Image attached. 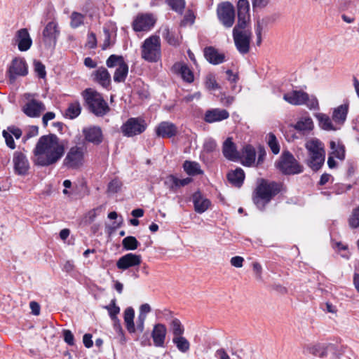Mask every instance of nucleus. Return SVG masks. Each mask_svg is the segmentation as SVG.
I'll use <instances>...</instances> for the list:
<instances>
[{
    "instance_id": "obj_6",
    "label": "nucleus",
    "mask_w": 359,
    "mask_h": 359,
    "mask_svg": "<svg viewBox=\"0 0 359 359\" xmlns=\"http://www.w3.org/2000/svg\"><path fill=\"white\" fill-rule=\"evenodd\" d=\"M276 167L284 175H291L302 173L303 166L296 160L289 151H284L278 161Z\"/></svg>"
},
{
    "instance_id": "obj_3",
    "label": "nucleus",
    "mask_w": 359,
    "mask_h": 359,
    "mask_svg": "<svg viewBox=\"0 0 359 359\" xmlns=\"http://www.w3.org/2000/svg\"><path fill=\"white\" fill-rule=\"evenodd\" d=\"M308 151L307 165L313 171L318 170L325 162V151L323 143L318 139H311L305 144Z\"/></svg>"
},
{
    "instance_id": "obj_26",
    "label": "nucleus",
    "mask_w": 359,
    "mask_h": 359,
    "mask_svg": "<svg viewBox=\"0 0 359 359\" xmlns=\"http://www.w3.org/2000/svg\"><path fill=\"white\" fill-rule=\"evenodd\" d=\"M159 32L161 33L163 38L169 45L175 47L180 45L182 37L179 34L174 31H171L168 26H162L160 28Z\"/></svg>"
},
{
    "instance_id": "obj_46",
    "label": "nucleus",
    "mask_w": 359,
    "mask_h": 359,
    "mask_svg": "<svg viewBox=\"0 0 359 359\" xmlns=\"http://www.w3.org/2000/svg\"><path fill=\"white\" fill-rule=\"evenodd\" d=\"M122 63H126L122 56L111 55L107 60V66L109 68L119 67Z\"/></svg>"
},
{
    "instance_id": "obj_29",
    "label": "nucleus",
    "mask_w": 359,
    "mask_h": 359,
    "mask_svg": "<svg viewBox=\"0 0 359 359\" xmlns=\"http://www.w3.org/2000/svg\"><path fill=\"white\" fill-rule=\"evenodd\" d=\"M192 181L190 177L184 179H179L173 175H170L166 177L165 184L170 191H176L179 188L189 184Z\"/></svg>"
},
{
    "instance_id": "obj_2",
    "label": "nucleus",
    "mask_w": 359,
    "mask_h": 359,
    "mask_svg": "<svg viewBox=\"0 0 359 359\" xmlns=\"http://www.w3.org/2000/svg\"><path fill=\"white\" fill-rule=\"evenodd\" d=\"M281 183L261 179L252 194V201L256 207L263 211L271 199L282 190Z\"/></svg>"
},
{
    "instance_id": "obj_9",
    "label": "nucleus",
    "mask_w": 359,
    "mask_h": 359,
    "mask_svg": "<svg viewBox=\"0 0 359 359\" xmlns=\"http://www.w3.org/2000/svg\"><path fill=\"white\" fill-rule=\"evenodd\" d=\"M84 162V151L81 147L74 146L69 149L64 161L63 165L69 169L76 170Z\"/></svg>"
},
{
    "instance_id": "obj_14",
    "label": "nucleus",
    "mask_w": 359,
    "mask_h": 359,
    "mask_svg": "<svg viewBox=\"0 0 359 359\" xmlns=\"http://www.w3.org/2000/svg\"><path fill=\"white\" fill-rule=\"evenodd\" d=\"M60 34V30L57 22L55 21L49 22L42 32L43 42L48 46H55Z\"/></svg>"
},
{
    "instance_id": "obj_48",
    "label": "nucleus",
    "mask_w": 359,
    "mask_h": 359,
    "mask_svg": "<svg viewBox=\"0 0 359 359\" xmlns=\"http://www.w3.org/2000/svg\"><path fill=\"white\" fill-rule=\"evenodd\" d=\"M205 87L209 90H215L219 88V86L217 83L216 79L213 74H208L205 77Z\"/></svg>"
},
{
    "instance_id": "obj_24",
    "label": "nucleus",
    "mask_w": 359,
    "mask_h": 359,
    "mask_svg": "<svg viewBox=\"0 0 359 359\" xmlns=\"http://www.w3.org/2000/svg\"><path fill=\"white\" fill-rule=\"evenodd\" d=\"M85 139L94 144H100L102 142V133L99 127L93 126L83 130Z\"/></svg>"
},
{
    "instance_id": "obj_37",
    "label": "nucleus",
    "mask_w": 359,
    "mask_h": 359,
    "mask_svg": "<svg viewBox=\"0 0 359 359\" xmlns=\"http://www.w3.org/2000/svg\"><path fill=\"white\" fill-rule=\"evenodd\" d=\"M85 19V15L76 11H73L70 15L69 25L72 28L76 29L84 24Z\"/></svg>"
},
{
    "instance_id": "obj_63",
    "label": "nucleus",
    "mask_w": 359,
    "mask_h": 359,
    "mask_svg": "<svg viewBox=\"0 0 359 359\" xmlns=\"http://www.w3.org/2000/svg\"><path fill=\"white\" fill-rule=\"evenodd\" d=\"M347 114H333L332 121L337 124H342L346 118Z\"/></svg>"
},
{
    "instance_id": "obj_1",
    "label": "nucleus",
    "mask_w": 359,
    "mask_h": 359,
    "mask_svg": "<svg viewBox=\"0 0 359 359\" xmlns=\"http://www.w3.org/2000/svg\"><path fill=\"white\" fill-rule=\"evenodd\" d=\"M35 164L49 166L56 163L65 154V145L55 134L41 136L34 149Z\"/></svg>"
},
{
    "instance_id": "obj_57",
    "label": "nucleus",
    "mask_w": 359,
    "mask_h": 359,
    "mask_svg": "<svg viewBox=\"0 0 359 359\" xmlns=\"http://www.w3.org/2000/svg\"><path fill=\"white\" fill-rule=\"evenodd\" d=\"M99 208H94L90 210L85 216L84 219L86 224H91L97 217L96 211Z\"/></svg>"
},
{
    "instance_id": "obj_5",
    "label": "nucleus",
    "mask_w": 359,
    "mask_h": 359,
    "mask_svg": "<svg viewBox=\"0 0 359 359\" xmlns=\"http://www.w3.org/2000/svg\"><path fill=\"white\" fill-rule=\"evenodd\" d=\"M283 100L292 105L306 104L310 110H318L317 98L301 90H294L283 95Z\"/></svg>"
},
{
    "instance_id": "obj_25",
    "label": "nucleus",
    "mask_w": 359,
    "mask_h": 359,
    "mask_svg": "<svg viewBox=\"0 0 359 359\" xmlns=\"http://www.w3.org/2000/svg\"><path fill=\"white\" fill-rule=\"evenodd\" d=\"M192 201L194 210L200 214L205 212L210 205V200L204 198L200 191H196L192 195Z\"/></svg>"
},
{
    "instance_id": "obj_32",
    "label": "nucleus",
    "mask_w": 359,
    "mask_h": 359,
    "mask_svg": "<svg viewBox=\"0 0 359 359\" xmlns=\"http://www.w3.org/2000/svg\"><path fill=\"white\" fill-rule=\"evenodd\" d=\"M242 157L243 160L242 163L245 166L250 167L255 163L256 151L250 144H248L243 148Z\"/></svg>"
},
{
    "instance_id": "obj_62",
    "label": "nucleus",
    "mask_w": 359,
    "mask_h": 359,
    "mask_svg": "<svg viewBox=\"0 0 359 359\" xmlns=\"http://www.w3.org/2000/svg\"><path fill=\"white\" fill-rule=\"evenodd\" d=\"M269 2V0H252V4L254 9L264 8Z\"/></svg>"
},
{
    "instance_id": "obj_7",
    "label": "nucleus",
    "mask_w": 359,
    "mask_h": 359,
    "mask_svg": "<svg viewBox=\"0 0 359 359\" xmlns=\"http://www.w3.org/2000/svg\"><path fill=\"white\" fill-rule=\"evenodd\" d=\"M88 109L91 112H107L109 107L102 95L91 88L86 89L83 93Z\"/></svg>"
},
{
    "instance_id": "obj_59",
    "label": "nucleus",
    "mask_w": 359,
    "mask_h": 359,
    "mask_svg": "<svg viewBox=\"0 0 359 359\" xmlns=\"http://www.w3.org/2000/svg\"><path fill=\"white\" fill-rule=\"evenodd\" d=\"M147 316L144 314H139L137 320V330L142 332L144 329V321Z\"/></svg>"
},
{
    "instance_id": "obj_42",
    "label": "nucleus",
    "mask_w": 359,
    "mask_h": 359,
    "mask_svg": "<svg viewBox=\"0 0 359 359\" xmlns=\"http://www.w3.org/2000/svg\"><path fill=\"white\" fill-rule=\"evenodd\" d=\"M330 148L333 150L332 153L334 156L340 160L345 158V148L342 144H337L335 142H330Z\"/></svg>"
},
{
    "instance_id": "obj_51",
    "label": "nucleus",
    "mask_w": 359,
    "mask_h": 359,
    "mask_svg": "<svg viewBox=\"0 0 359 359\" xmlns=\"http://www.w3.org/2000/svg\"><path fill=\"white\" fill-rule=\"evenodd\" d=\"M34 71L39 78L43 79L46 76L45 66L39 60L34 61Z\"/></svg>"
},
{
    "instance_id": "obj_40",
    "label": "nucleus",
    "mask_w": 359,
    "mask_h": 359,
    "mask_svg": "<svg viewBox=\"0 0 359 359\" xmlns=\"http://www.w3.org/2000/svg\"><path fill=\"white\" fill-rule=\"evenodd\" d=\"M122 245L126 250H135L140 245V243L135 237L128 236L123 239Z\"/></svg>"
},
{
    "instance_id": "obj_43",
    "label": "nucleus",
    "mask_w": 359,
    "mask_h": 359,
    "mask_svg": "<svg viewBox=\"0 0 359 359\" xmlns=\"http://www.w3.org/2000/svg\"><path fill=\"white\" fill-rule=\"evenodd\" d=\"M348 225L351 229L359 228V205L353 209L348 219Z\"/></svg>"
},
{
    "instance_id": "obj_49",
    "label": "nucleus",
    "mask_w": 359,
    "mask_h": 359,
    "mask_svg": "<svg viewBox=\"0 0 359 359\" xmlns=\"http://www.w3.org/2000/svg\"><path fill=\"white\" fill-rule=\"evenodd\" d=\"M171 326H172V334H173L174 337L182 335L184 330V327L182 325L181 322L180 321L179 319H177V318L173 319L171 323Z\"/></svg>"
},
{
    "instance_id": "obj_34",
    "label": "nucleus",
    "mask_w": 359,
    "mask_h": 359,
    "mask_svg": "<svg viewBox=\"0 0 359 359\" xmlns=\"http://www.w3.org/2000/svg\"><path fill=\"white\" fill-rule=\"evenodd\" d=\"M135 311L132 307H128L124 311V322L129 333H134L136 330L134 324Z\"/></svg>"
},
{
    "instance_id": "obj_10",
    "label": "nucleus",
    "mask_w": 359,
    "mask_h": 359,
    "mask_svg": "<svg viewBox=\"0 0 359 359\" xmlns=\"http://www.w3.org/2000/svg\"><path fill=\"white\" fill-rule=\"evenodd\" d=\"M217 15L220 22L226 28L231 27L235 21V9L229 1L219 4L217 8Z\"/></svg>"
},
{
    "instance_id": "obj_47",
    "label": "nucleus",
    "mask_w": 359,
    "mask_h": 359,
    "mask_svg": "<svg viewBox=\"0 0 359 359\" xmlns=\"http://www.w3.org/2000/svg\"><path fill=\"white\" fill-rule=\"evenodd\" d=\"M108 310L111 320H117V315L120 312V308L116 304V299H112L109 306H105Z\"/></svg>"
},
{
    "instance_id": "obj_21",
    "label": "nucleus",
    "mask_w": 359,
    "mask_h": 359,
    "mask_svg": "<svg viewBox=\"0 0 359 359\" xmlns=\"http://www.w3.org/2000/svg\"><path fill=\"white\" fill-rule=\"evenodd\" d=\"M222 154L229 161H236L240 158V153L237 150L236 144L233 142L232 137H227L222 144Z\"/></svg>"
},
{
    "instance_id": "obj_39",
    "label": "nucleus",
    "mask_w": 359,
    "mask_h": 359,
    "mask_svg": "<svg viewBox=\"0 0 359 359\" xmlns=\"http://www.w3.org/2000/svg\"><path fill=\"white\" fill-rule=\"evenodd\" d=\"M317 118L323 129L327 130H336V128L332 125V120L326 114H318Z\"/></svg>"
},
{
    "instance_id": "obj_22",
    "label": "nucleus",
    "mask_w": 359,
    "mask_h": 359,
    "mask_svg": "<svg viewBox=\"0 0 359 359\" xmlns=\"http://www.w3.org/2000/svg\"><path fill=\"white\" fill-rule=\"evenodd\" d=\"M305 350L307 353L315 356L325 358L327 355L328 352L334 353L336 351V347L333 344L323 345L318 344L307 346Z\"/></svg>"
},
{
    "instance_id": "obj_30",
    "label": "nucleus",
    "mask_w": 359,
    "mask_h": 359,
    "mask_svg": "<svg viewBox=\"0 0 359 359\" xmlns=\"http://www.w3.org/2000/svg\"><path fill=\"white\" fill-rule=\"evenodd\" d=\"M94 80L104 88H108L111 84V76L104 67L98 68L93 73Z\"/></svg>"
},
{
    "instance_id": "obj_56",
    "label": "nucleus",
    "mask_w": 359,
    "mask_h": 359,
    "mask_svg": "<svg viewBox=\"0 0 359 359\" xmlns=\"http://www.w3.org/2000/svg\"><path fill=\"white\" fill-rule=\"evenodd\" d=\"M252 269H253V271L255 273L256 279L258 280H262V267L261 264L258 262H254L252 264Z\"/></svg>"
},
{
    "instance_id": "obj_41",
    "label": "nucleus",
    "mask_w": 359,
    "mask_h": 359,
    "mask_svg": "<svg viewBox=\"0 0 359 359\" xmlns=\"http://www.w3.org/2000/svg\"><path fill=\"white\" fill-rule=\"evenodd\" d=\"M267 144L273 154H278L280 152V145L273 133H270L267 135Z\"/></svg>"
},
{
    "instance_id": "obj_61",
    "label": "nucleus",
    "mask_w": 359,
    "mask_h": 359,
    "mask_svg": "<svg viewBox=\"0 0 359 359\" xmlns=\"http://www.w3.org/2000/svg\"><path fill=\"white\" fill-rule=\"evenodd\" d=\"M87 42L90 48H95L97 46V39L94 33L91 32L88 34Z\"/></svg>"
},
{
    "instance_id": "obj_60",
    "label": "nucleus",
    "mask_w": 359,
    "mask_h": 359,
    "mask_svg": "<svg viewBox=\"0 0 359 359\" xmlns=\"http://www.w3.org/2000/svg\"><path fill=\"white\" fill-rule=\"evenodd\" d=\"M243 262L244 259L240 256L233 257L230 260L231 264L236 268L242 267Z\"/></svg>"
},
{
    "instance_id": "obj_16",
    "label": "nucleus",
    "mask_w": 359,
    "mask_h": 359,
    "mask_svg": "<svg viewBox=\"0 0 359 359\" xmlns=\"http://www.w3.org/2000/svg\"><path fill=\"white\" fill-rule=\"evenodd\" d=\"M23 98L26 101L22 107L23 112H42L46 110L44 104L35 98V95L25 93Z\"/></svg>"
},
{
    "instance_id": "obj_4",
    "label": "nucleus",
    "mask_w": 359,
    "mask_h": 359,
    "mask_svg": "<svg viewBox=\"0 0 359 359\" xmlns=\"http://www.w3.org/2000/svg\"><path fill=\"white\" fill-rule=\"evenodd\" d=\"M141 56L145 61L156 62L161 58V43L158 36L146 39L141 46Z\"/></svg>"
},
{
    "instance_id": "obj_17",
    "label": "nucleus",
    "mask_w": 359,
    "mask_h": 359,
    "mask_svg": "<svg viewBox=\"0 0 359 359\" xmlns=\"http://www.w3.org/2000/svg\"><path fill=\"white\" fill-rule=\"evenodd\" d=\"M15 172L18 175H25L29 169V163L27 156L22 152L15 151L13 158Z\"/></svg>"
},
{
    "instance_id": "obj_35",
    "label": "nucleus",
    "mask_w": 359,
    "mask_h": 359,
    "mask_svg": "<svg viewBox=\"0 0 359 359\" xmlns=\"http://www.w3.org/2000/svg\"><path fill=\"white\" fill-rule=\"evenodd\" d=\"M183 168L187 175L194 176L203 173L199 163L194 161H185Z\"/></svg>"
},
{
    "instance_id": "obj_20",
    "label": "nucleus",
    "mask_w": 359,
    "mask_h": 359,
    "mask_svg": "<svg viewBox=\"0 0 359 359\" xmlns=\"http://www.w3.org/2000/svg\"><path fill=\"white\" fill-rule=\"evenodd\" d=\"M177 126L169 121L161 122L155 128V133L157 137L161 138H171L177 134Z\"/></svg>"
},
{
    "instance_id": "obj_18",
    "label": "nucleus",
    "mask_w": 359,
    "mask_h": 359,
    "mask_svg": "<svg viewBox=\"0 0 359 359\" xmlns=\"http://www.w3.org/2000/svg\"><path fill=\"white\" fill-rule=\"evenodd\" d=\"M13 41L22 52L29 50L32 44V40L26 28H22L16 32Z\"/></svg>"
},
{
    "instance_id": "obj_53",
    "label": "nucleus",
    "mask_w": 359,
    "mask_h": 359,
    "mask_svg": "<svg viewBox=\"0 0 359 359\" xmlns=\"http://www.w3.org/2000/svg\"><path fill=\"white\" fill-rule=\"evenodd\" d=\"M64 341L69 346L74 345V337L69 330H63Z\"/></svg>"
},
{
    "instance_id": "obj_64",
    "label": "nucleus",
    "mask_w": 359,
    "mask_h": 359,
    "mask_svg": "<svg viewBox=\"0 0 359 359\" xmlns=\"http://www.w3.org/2000/svg\"><path fill=\"white\" fill-rule=\"evenodd\" d=\"M11 134L12 136H14L16 139H19L22 135V131L20 128H15L14 126L8 127V131Z\"/></svg>"
},
{
    "instance_id": "obj_50",
    "label": "nucleus",
    "mask_w": 359,
    "mask_h": 359,
    "mask_svg": "<svg viewBox=\"0 0 359 359\" xmlns=\"http://www.w3.org/2000/svg\"><path fill=\"white\" fill-rule=\"evenodd\" d=\"M122 183L117 179L112 180L108 184L107 192L109 194H116L121 190Z\"/></svg>"
},
{
    "instance_id": "obj_31",
    "label": "nucleus",
    "mask_w": 359,
    "mask_h": 359,
    "mask_svg": "<svg viewBox=\"0 0 359 359\" xmlns=\"http://www.w3.org/2000/svg\"><path fill=\"white\" fill-rule=\"evenodd\" d=\"M314 124L311 118L307 116H302L294 125V128L304 135L313 129Z\"/></svg>"
},
{
    "instance_id": "obj_27",
    "label": "nucleus",
    "mask_w": 359,
    "mask_h": 359,
    "mask_svg": "<svg viewBox=\"0 0 359 359\" xmlns=\"http://www.w3.org/2000/svg\"><path fill=\"white\" fill-rule=\"evenodd\" d=\"M204 56L210 63L213 65L222 64L225 60L224 54L219 53L212 46H209L204 49Z\"/></svg>"
},
{
    "instance_id": "obj_55",
    "label": "nucleus",
    "mask_w": 359,
    "mask_h": 359,
    "mask_svg": "<svg viewBox=\"0 0 359 359\" xmlns=\"http://www.w3.org/2000/svg\"><path fill=\"white\" fill-rule=\"evenodd\" d=\"M203 147L205 151L207 152H212L215 150L217 147V143L214 140L209 139L205 142Z\"/></svg>"
},
{
    "instance_id": "obj_38",
    "label": "nucleus",
    "mask_w": 359,
    "mask_h": 359,
    "mask_svg": "<svg viewBox=\"0 0 359 359\" xmlns=\"http://www.w3.org/2000/svg\"><path fill=\"white\" fill-rule=\"evenodd\" d=\"M172 342L176 345L177 349L182 353H186L190 348L189 341L182 335L174 337Z\"/></svg>"
},
{
    "instance_id": "obj_19",
    "label": "nucleus",
    "mask_w": 359,
    "mask_h": 359,
    "mask_svg": "<svg viewBox=\"0 0 359 359\" xmlns=\"http://www.w3.org/2000/svg\"><path fill=\"white\" fill-rule=\"evenodd\" d=\"M141 262L142 257L140 255L128 253L118 259L116 266L118 269L124 271L130 267L137 266Z\"/></svg>"
},
{
    "instance_id": "obj_45",
    "label": "nucleus",
    "mask_w": 359,
    "mask_h": 359,
    "mask_svg": "<svg viewBox=\"0 0 359 359\" xmlns=\"http://www.w3.org/2000/svg\"><path fill=\"white\" fill-rule=\"evenodd\" d=\"M229 114H205L204 120L205 122L212 123L226 119Z\"/></svg>"
},
{
    "instance_id": "obj_52",
    "label": "nucleus",
    "mask_w": 359,
    "mask_h": 359,
    "mask_svg": "<svg viewBox=\"0 0 359 359\" xmlns=\"http://www.w3.org/2000/svg\"><path fill=\"white\" fill-rule=\"evenodd\" d=\"M195 16L191 11H188L185 14L181 25L186 26L188 24L192 25L194 22Z\"/></svg>"
},
{
    "instance_id": "obj_33",
    "label": "nucleus",
    "mask_w": 359,
    "mask_h": 359,
    "mask_svg": "<svg viewBox=\"0 0 359 359\" xmlns=\"http://www.w3.org/2000/svg\"><path fill=\"white\" fill-rule=\"evenodd\" d=\"M229 182L236 187H241L245 180V172L241 168H238L234 170H231L226 176Z\"/></svg>"
},
{
    "instance_id": "obj_11",
    "label": "nucleus",
    "mask_w": 359,
    "mask_h": 359,
    "mask_svg": "<svg viewBox=\"0 0 359 359\" xmlns=\"http://www.w3.org/2000/svg\"><path fill=\"white\" fill-rule=\"evenodd\" d=\"M147 127L145 121L140 118H130L121 126V131L126 137H133L144 133Z\"/></svg>"
},
{
    "instance_id": "obj_28",
    "label": "nucleus",
    "mask_w": 359,
    "mask_h": 359,
    "mask_svg": "<svg viewBox=\"0 0 359 359\" xmlns=\"http://www.w3.org/2000/svg\"><path fill=\"white\" fill-rule=\"evenodd\" d=\"M172 70L175 73L180 74L182 79L191 83L194 80L193 72L185 64L177 62L172 66Z\"/></svg>"
},
{
    "instance_id": "obj_54",
    "label": "nucleus",
    "mask_w": 359,
    "mask_h": 359,
    "mask_svg": "<svg viewBox=\"0 0 359 359\" xmlns=\"http://www.w3.org/2000/svg\"><path fill=\"white\" fill-rule=\"evenodd\" d=\"M3 136L5 138L6 145L11 149H14L15 148V144L11 134L6 130H4Z\"/></svg>"
},
{
    "instance_id": "obj_12",
    "label": "nucleus",
    "mask_w": 359,
    "mask_h": 359,
    "mask_svg": "<svg viewBox=\"0 0 359 359\" xmlns=\"http://www.w3.org/2000/svg\"><path fill=\"white\" fill-rule=\"evenodd\" d=\"M7 76L11 83L15 82L17 77L25 76L28 74V65L22 57L14 58L7 70Z\"/></svg>"
},
{
    "instance_id": "obj_23",
    "label": "nucleus",
    "mask_w": 359,
    "mask_h": 359,
    "mask_svg": "<svg viewBox=\"0 0 359 359\" xmlns=\"http://www.w3.org/2000/svg\"><path fill=\"white\" fill-rule=\"evenodd\" d=\"M167 334V329L165 325L161 323L156 324L151 332V337L154 344L156 347H163Z\"/></svg>"
},
{
    "instance_id": "obj_15",
    "label": "nucleus",
    "mask_w": 359,
    "mask_h": 359,
    "mask_svg": "<svg viewBox=\"0 0 359 359\" xmlns=\"http://www.w3.org/2000/svg\"><path fill=\"white\" fill-rule=\"evenodd\" d=\"M238 22L235 27H250V3L248 0H238L237 3Z\"/></svg>"
},
{
    "instance_id": "obj_36",
    "label": "nucleus",
    "mask_w": 359,
    "mask_h": 359,
    "mask_svg": "<svg viewBox=\"0 0 359 359\" xmlns=\"http://www.w3.org/2000/svg\"><path fill=\"white\" fill-rule=\"evenodd\" d=\"M128 73V66L126 63H122L118 67L114 74V81L116 83L124 82Z\"/></svg>"
},
{
    "instance_id": "obj_44",
    "label": "nucleus",
    "mask_w": 359,
    "mask_h": 359,
    "mask_svg": "<svg viewBox=\"0 0 359 359\" xmlns=\"http://www.w3.org/2000/svg\"><path fill=\"white\" fill-rule=\"evenodd\" d=\"M166 3L173 11L180 14L185 7L184 0H166Z\"/></svg>"
},
{
    "instance_id": "obj_58",
    "label": "nucleus",
    "mask_w": 359,
    "mask_h": 359,
    "mask_svg": "<svg viewBox=\"0 0 359 359\" xmlns=\"http://www.w3.org/2000/svg\"><path fill=\"white\" fill-rule=\"evenodd\" d=\"M104 40L102 48L103 50H106L111 46V34L108 29H104Z\"/></svg>"
},
{
    "instance_id": "obj_8",
    "label": "nucleus",
    "mask_w": 359,
    "mask_h": 359,
    "mask_svg": "<svg viewBox=\"0 0 359 359\" xmlns=\"http://www.w3.org/2000/svg\"><path fill=\"white\" fill-rule=\"evenodd\" d=\"M233 39L237 50L242 55L250 51L252 32L250 27H234Z\"/></svg>"
},
{
    "instance_id": "obj_13",
    "label": "nucleus",
    "mask_w": 359,
    "mask_h": 359,
    "mask_svg": "<svg viewBox=\"0 0 359 359\" xmlns=\"http://www.w3.org/2000/svg\"><path fill=\"white\" fill-rule=\"evenodd\" d=\"M156 18L151 13L138 14L134 19L132 27L135 32H148L155 25Z\"/></svg>"
}]
</instances>
